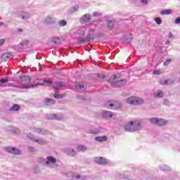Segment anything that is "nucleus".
Returning <instances> with one entry per match:
<instances>
[{"label": "nucleus", "mask_w": 180, "mask_h": 180, "mask_svg": "<svg viewBox=\"0 0 180 180\" xmlns=\"http://www.w3.org/2000/svg\"><path fill=\"white\" fill-rule=\"evenodd\" d=\"M124 129L126 131H139L141 129V121H131L125 125Z\"/></svg>", "instance_id": "nucleus-1"}, {"label": "nucleus", "mask_w": 180, "mask_h": 180, "mask_svg": "<svg viewBox=\"0 0 180 180\" xmlns=\"http://www.w3.org/2000/svg\"><path fill=\"white\" fill-rule=\"evenodd\" d=\"M63 86H65V83L58 82L54 84L56 94H53V98H56V99H61V98H63V94H58V89H60V88H63Z\"/></svg>", "instance_id": "nucleus-2"}, {"label": "nucleus", "mask_w": 180, "mask_h": 180, "mask_svg": "<svg viewBox=\"0 0 180 180\" xmlns=\"http://www.w3.org/2000/svg\"><path fill=\"white\" fill-rule=\"evenodd\" d=\"M105 108L107 109H112L116 110V109H120L122 108V104L117 101H107L105 103Z\"/></svg>", "instance_id": "nucleus-3"}, {"label": "nucleus", "mask_w": 180, "mask_h": 180, "mask_svg": "<svg viewBox=\"0 0 180 180\" xmlns=\"http://www.w3.org/2000/svg\"><path fill=\"white\" fill-rule=\"evenodd\" d=\"M144 102L140 97L131 96L127 99V103L129 105H141Z\"/></svg>", "instance_id": "nucleus-4"}, {"label": "nucleus", "mask_w": 180, "mask_h": 180, "mask_svg": "<svg viewBox=\"0 0 180 180\" xmlns=\"http://www.w3.org/2000/svg\"><path fill=\"white\" fill-rule=\"evenodd\" d=\"M127 82L126 79H118L117 77H116V75L114 76L113 80L112 82V86H115V88H119V86H123L124 85H126V83Z\"/></svg>", "instance_id": "nucleus-5"}, {"label": "nucleus", "mask_w": 180, "mask_h": 180, "mask_svg": "<svg viewBox=\"0 0 180 180\" xmlns=\"http://www.w3.org/2000/svg\"><path fill=\"white\" fill-rule=\"evenodd\" d=\"M92 40H94V35L89 34L86 37H81L77 38V43H79V44H85V43H89V41H92Z\"/></svg>", "instance_id": "nucleus-6"}, {"label": "nucleus", "mask_w": 180, "mask_h": 180, "mask_svg": "<svg viewBox=\"0 0 180 180\" xmlns=\"http://www.w3.org/2000/svg\"><path fill=\"white\" fill-rule=\"evenodd\" d=\"M38 85H40L39 83H37L34 84H31V85H8V86H13L14 88H18L19 89H27L29 88H34V86H38Z\"/></svg>", "instance_id": "nucleus-7"}, {"label": "nucleus", "mask_w": 180, "mask_h": 180, "mask_svg": "<svg viewBox=\"0 0 180 180\" xmlns=\"http://www.w3.org/2000/svg\"><path fill=\"white\" fill-rule=\"evenodd\" d=\"M28 139H30V140L34 141L35 143H38V144H41V146H43L44 144H47V141H44L43 139H34V136L32 134H29L27 136Z\"/></svg>", "instance_id": "nucleus-8"}, {"label": "nucleus", "mask_w": 180, "mask_h": 180, "mask_svg": "<svg viewBox=\"0 0 180 180\" xmlns=\"http://www.w3.org/2000/svg\"><path fill=\"white\" fill-rule=\"evenodd\" d=\"M6 151L10 154H14L15 155H19V154H21L20 150L16 148L6 147Z\"/></svg>", "instance_id": "nucleus-9"}, {"label": "nucleus", "mask_w": 180, "mask_h": 180, "mask_svg": "<svg viewBox=\"0 0 180 180\" xmlns=\"http://www.w3.org/2000/svg\"><path fill=\"white\" fill-rule=\"evenodd\" d=\"M91 18H92L91 14H84L82 18H80L79 22L82 25H85V23H88V22L91 20Z\"/></svg>", "instance_id": "nucleus-10"}, {"label": "nucleus", "mask_w": 180, "mask_h": 180, "mask_svg": "<svg viewBox=\"0 0 180 180\" xmlns=\"http://www.w3.org/2000/svg\"><path fill=\"white\" fill-rule=\"evenodd\" d=\"M66 154H68V155H70V157H74L75 155V154H77V152L75 151V150L72 149L70 148H67L65 150Z\"/></svg>", "instance_id": "nucleus-11"}, {"label": "nucleus", "mask_w": 180, "mask_h": 180, "mask_svg": "<svg viewBox=\"0 0 180 180\" xmlns=\"http://www.w3.org/2000/svg\"><path fill=\"white\" fill-rule=\"evenodd\" d=\"M33 130L34 133H39V134H47L49 133L47 130L42 128H34Z\"/></svg>", "instance_id": "nucleus-12"}, {"label": "nucleus", "mask_w": 180, "mask_h": 180, "mask_svg": "<svg viewBox=\"0 0 180 180\" xmlns=\"http://www.w3.org/2000/svg\"><path fill=\"white\" fill-rule=\"evenodd\" d=\"M115 114L110 111H103V117L105 119H109V117H113Z\"/></svg>", "instance_id": "nucleus-13"}, {"label": "nucleus", "mask_w": 180, "mask_h": 180, "mask_svg": "<svg viewBox=\"0 0 180 180\" xmlns=\"http://www.w3.org/2000/svg\"><path fill=\"white\" fill-rule=\"evenodd\" d=\"M46 119L49 120H60V118L56 114H49L45 115Z\"/></svg>", "instance_id": "nucleus-14"}, {"label": "nucleus", "mask_w": 180, "mask_h": 180, "mask_svg": "<svg viewBox=\"0 0 180 180\" xmlns=\"http://www.w3.org/2000/svg\"><path fill=\"white\" fill-rule=\"evenodd\" d=\"M55 22H56V18L50 17V16L47 17L44 21V22L46 23V25H51V24L54 23Z\"/></svg>", "instance_id": "nucleus-15"}, {"label": "nucleus", "mask_w": 180, "mask_h": 180, "mask_svg": "<svg viewBox=\"0 0 180 180\" xmlns=\"http://www.w3.org/2000/svg\"><path fill=\"white\" fill-rule=\"evenodd\" d=\"M96 164H98V165H105L108 164V162L105 158H98L96 159Z\"/></svg>", "instance_id": "nucleus-16"}, {"label": "nucleus", "mask_w": 180, "mask_h": 180, "mask_svg": "<svg viewBox=\"0 0 180 180\" xmlns=\"http://www.w3.org/2000/svg\"><path fill=\"white\" fill-rule=\"evenodd\" d=\"M96 141H99V143H102L103 141H106L108 140V136H97L95 138Z\"/></svg>", "instance_id": "nucleus-17"}, {"label": "nucleus", "mask_w": 180, "mask_h": 180, "mask_svg": "<svg viewBox=\"0 0 180 180\" xmlns=\"http://www.w3.org/2000/svg\"><path fill=\"white\" fill-rule=\"evenodd\" d=\"M160 84L162 85H171V84H174V81L171 79L161 80Z\"/></svg>", "instance_id": "nucleus-18"}, {"label": "nucleus", "mask_w": 180, "mask_h": 180, "mask_svg": "<svg viewBox=\"0 0 180 180\" xmlns=\"http://www.w3.org/2000/svg\"><path fill=\"white\" fill-rule=\"evenodd\" d=\"M85 32H86V29H85V27H80L77 30V34L79 36H85Z\"/></svg>", "instance_id": "nucleus-19"}, {"label": "nucleus", "mask_w": 180, "mask_h": 180, "mask_svg": "<svg viewBox=\"0 0 180 180\" xmlns=\"http://www.w3.org/2000/svg\"><path fill=\"white\" fill-rule=\"evenodd\" d=\"M45 103L46 105H48L50 106L51 105H54V103H56V101L53 98H46L45 100Z\"/></svg>", "instance_id": "nucleus-20"}, {"label": "nucleus", "mask_w": 180, "mask_h": 180, "mask_svg": "<svg viewBox=\"0 0 180 180\" xmlns=\"http://www.w3.org/2000/svg\"><path fill=\"white\" fill-rule=\"evenodd\" d=\"M76 148L78 153H81L82 151H86V147L83 145H79Z\"/></svg>", "instance_id": "nucleus-21"}, {"label": "nucleus", "mask_w": 180, "mask_h": 180, "mask_svg": "<svg viewBox=\"0 0 180 180\" xmlns=\"http://www.w3.org/2000/svg\"><path fill=\"white\" fill-rule=\"evenodd\" d=\"M165 124H167V121H165L162 119L158 118V126H165Z\"/></svg>", "instance_id": "nucleus-22"}, {"label": "nucleus", "mask_w": 180, "mask_h": 180, "mask_svg": "<svg viewBox=\"0 0 180 180\" xmlns=\"http://www.w3.org/2000/svg\"><path fill=\"white\" fill-rule=\"evenodd\" d=\"M160 13L161 15H171V13H172V11L171 9L162 10Z\"/></svg>", "instance_id": "nucleus-23"}, {"label": "nucleus", "mask_w": 180, "mask_h": 180, "mask_svg": "<svg viewBox=\"0 0 180 180\" xmlns=\"http://www.w3.org/2000/svg\"><path fill=\"white\" fill-rule=\"evenodd\" d=\"M19 109H20V106H19V105L18 104H14L13 106L10 108V110H13L14 112H16L19 110Z\"/></svg>", "instance_id": "nucleus-24"}, {"label": "nucleus", "mask_w": 180, "mask_h": 180, "mask_svg": "<svg viewBox=\"0 0 180 180\" xmlns=\"http://www.w3.org/2000/svg\"><path fill=\"white\" fill-rule=\"evenodd\" d=\"M79 9V6L75 5V6L72 7L70 9V13H74V12L78 11Z\"/></svg>", "instance_id": "nucleus-25"}, {"label": "nucleus", "mask_w": 180, "mask_h": 180, "mask_svg": "<svg viewBox=\"0 0 180 180\" xmlns=\"http://www.w3.org/2000/svg\"><path fill=\"white\" fill-rule=\"evenodd\" d=\"M56 162H57L56 158H49L46 161L47 165H49V164H56Z\"/></svg>", "instance_id": "nucleus-26"}, {"label": "nucleus", "mask_w": 180, "mask_h": 180, "mask_svg": "<svg viewBox=\"0 0 180 180\" xmlns=\"http://www.w3.org/2000/svg\"><path fill=\"white\" fill-rule=\"evenodd\" d=\"M150 122L153 124H156V126H158V118L152 117V118L150 119Z\"/></svg>", "instance_id": "nucleus-27"}, {"label": "nucleus", "mask_w": 180, "mask_h": 180, "mask_svg": "<svg viewBox=\"0 0 180 180\" xmlns=\"http://www.w3.org/2000/svg\"><path fill=\"white\" fill-rule=\"evenodd\" d=\"M155 96L156 98H162V96H164V94H162V91L159 90L157 93H155Z\"/></svg>", "instance_id": "nucleus-28"}, {"label": "nucleus", "mask_w": 180, "mask_h": 180, "mask_svg": "<svg viewBox=\"0 0 180 180\" xmlns=\"http://www.w3.org/2000/svg\"><path fill=\"white\" fill-rule=\"evenodd\" d=\"M113 21L110 20L107 22V27L110 29V30H112L113 29Z\"/></svg>", "instance_id": "nucleus-29"}, {"label": "nucleus", "mask_w": 180, "mask_h": 180, "mask_svg": "<svg viewBox=\"0 0 180 180\" xmlns=\"http://www.w3.org/2000/svg\"><path fill=\"white\" fill-rule=\"evenodd\" d=\"M99 129H94L93 130H90L88 131L89 134H98L99 133Z\"/></svg>", "instance_id": "nucleus-30"}, {"label": "nucleus", "mask_w": 180, "mask_h": 180, "mask_svg": "<svg viewBox=\"0 0 180 180\" xmlns=\"http://www.w3.org/2000/svg\"><path fill=\"white\" fill-rule=\"evenodd\" d=\"M59 26H60V27H64V26H65L67 25V21L63 20L59 21L58 22Z\"/></svg>", "instance_id": "nucleus-31"}, {"label": "nucleus", "mask_w": 180, "mask_h": 180, "mask_svg": "<svg viewBox=\"0 0 180 180\" xmlns=\"http://www.w3.org/2000/svg\"><path fill=\"white\" fill-rule=\"evenodd\" d=\"M52 41L55 44H60V38H58V37H53L52 39Z\"/></svg>", "instance_id": "nucleus-32"}, {"label": "nucleus", "mask_w": 180, "mask_h": 180, "mask_svg": "<svg viewBox=\"0 0 180 180\" xmlns=\"http://www.w3.org/2000/svg\"><path fill=\"white\" fill-rule=\"evenodd\" d=\"M4 57H5L6 58H12L13 57V56L12 55V53H4Z\"/></svg>", "instance_id": "nucleus-33"}, {"label": "nucleus", "mask_w": 180, "mask_h": 180, "mask_svg": "<svg viewBox=\"0 0 180 180\" xmlns=\"http://www.w3.org/2000/svg\"><path fill=\"white\" fill-rule=\"evenodd\" d=\"M155 21L156 22L157 25H161V23H162V20L160 18H155Z\"/></svg>", "instance_id": "nucleus-34"}, {"label": "nucleus", "mask_w": 180, "mask_h": 180, "mask_svg": "<svg viewBox=\"0 0 180 180\" xmlns=\"http://www.w3.org/2000/svg\"><path fill=\"white\" fill-rule=\"evenodd\" d=\"M93 16L94 17L102 16V13L99 11H96L93 13Z\"/></svg>", "instance_id": "nucleus-35"}, {"label": "nucleus", "mask_w": 180, "mask_h": 180, "mask_svg": "<svg viewBox=\"0 0 180 180\" xmlns=\"http://www.w3.org/2000/svg\"><path fill=\"white\" fill-rule=\"evenodd\" d=\"M44 82L45 84H49V85L53 84V81L51 79H44Z\"/></svg>", "instance_id": "nucleus-36"}, {"label": "nucleus", "mask_w": 180, "mask_h": 180, "mask_svg": "<svg viewBox=\"0 0 180 180\" xmlns=\"http://www.w3.org/2000/svg\"><path fill=\"white\" fill-rule=\"evenodd\" d=\"M171 61H172V60H171V58H169L166 61H165L163 64L165 66L169 65V63H171Z\"/></svg>", "instance_id": "nucleus-37"}, {"label": "nucleus", "mask_w": 180, "mask_h": 180, "mask_svg": "<svg viewBox=\"0 0 180 180\" xmlns=\"http://www.w3.org/2000/svg\"><path fill=\"white\" fill-rule=\"evenodd\" d=\"M27 44H29V41L25 40L20 42V46H27Z\"/></svg>", "instance_id": "nucleus-38"}, {"label": "nucleus", "mask_w": 180, "mask_h": 180, "mask_svg": "<svg viewBox=\"0 0 180 180\" xmlns=\"http://www.w3.org/2000/svg\"><path fill=\"white\" fill-rule=\"evenodd\" d=\"M0 82L1 84H5L6 82H9V80L8 79H1Z\"/></svg>", "instance_id": "nucleus-39"}, {"label": "nucleus", "mask_w": 180, "mask_h": 180, "mask_svg": "<svg viewBox=\"0 0 180 180\" xmlns=\"http://www.w3.org/2000/svg\"><path fill=\"white\" fill-rule=\"evenodd\" d=\"M30 18L29 14L25 13V15H21V19H27Z\"/></svg>", "instance_id": "nucleus-40"}, {"label": "nucleus", "mask_w": 180, "mask_h": 180, "mask_svg": "<svg viewBox=\"0 0 180 180\" xmlns=\"http://www.w3.org/2000/svg\"><path fill=\"white\" fill-rule=\"evenodd\" d=\"M72 178H73V180L79 179V178H81V176H80L79 174L73 175V176H72Z\"/></svg>", "instance_id": "nucleus-41"}, {"label": "nucleus", "mask_w": 180, "mask_h": 180, "mask_svg": "<svg viewBox=\"0 0 180 180\" xmlns=\"http://www.w3.org/2000/svg\"><path fill=\"white\" fill-rule=\"evenodd\" d=\"M76 88L77 89H82V88H84V84H77L76 85Z\"/></svg>", "instance_id": "nucleus-42"}, {"label": "nucleus", "mask_w": 180, "mask_h": 180, "mask_svg": "<svg viewBox=\"0 0 180 180\" xmlns=\"http://www.w3.org/2000/svg\"><path fill=\"white\" fill-rule=\"evenodd\" d=\"M28 151H30V153H33V152L36 151V148H34L33 147H29Z\"/></svg>", "instance_id": "nucleus-43"}, {"label": "nucleus", "mask_w": 180, "mask_h": 180, "mask_svg": "<svg viewBox=\"0 0 180 180\" xmlns=\"http://www.w3.org/2000/svg\"><path fill=\"white\" fill-rule=\"evenodd\" d=\"M153 73L155 75H160V74H161V72L160 70H154L153 72Z\"/></svg>", "instance_id": "nucleus-44"}, {"label": "nucleus", "mask_w": 180, "mask_h": 180, "mask_svg": "<svg viewBox=\"0 0 180 180\" xmlns=\"http://www.w3.org/2000/svg\"><path fill=\"white\" fill-rule=\"evenodd\" d=\"M141 2L143 4V5H147L148 4V0H141Z\"/></svg>", "instance_id": "nucleus-45"}, {"label": "nucleus", "mask_w": 180, "mask_h": 180, "mask_svg": "<svg viewBox=\"0 0 180 180\" xmlns=\"http://www.w3.org/2000/svg\"><path fill=\"white\" fill-rule=\"evenodd\" d=\"M175 24L176 25H179L180 24V17L177 18L175 20Z\"/></svg>", "instance_id": "nucleus-46"}, {"label": "nucleus", "mask_w": 180, "mask_h": 180, "mask_svg": "<svg viewBox=\"0 0 180 180\" xmlns=\"http://www.w3.org/2000/svg\"><path fill=\"white\" fill-rule=\"evenodd\" d=\"M169 39H172L174 37V34H172V32H169L168 35Z\"/></svg>", "instance_id": "nucleus-47"}, {"label": "nucleus", "mask_w": 180, "mask_h": 180, "mask_svg": "<svg viewBox=\"0 0 180 180\" xmlns=\"http://www.w3.org/2000/svg\"><path fill=\"white\" fill-rule=\"evenodd\" d=\"M4 43H5V39H0V46H2V44H4Z\"/></svg>", "instance_id": "nucleus-48"}, {"label": "nucleus", "mask_w": 180, "mask_h": 180, "mask_svg": "<svg viewBox=\"0 0 180 180\" xmlns=\"http://www.w3.org/2000/svg\"><path fill=\"white\" fill-rule=\"evenodd\" d=\"M18 32H19V33H22V32H23V30H22V29H20V28H18Z\"/></svg>", "instance_id": "nucleus-49"}, {"label": "nucleus", "mask_w": 180, "mask_h": 180, "mask_svg": "<svg viewBox=\"0 0 180 180\" xmlns=\"http://www.w3.org/2000/svg\"><path fill=\"white\" fill-rule=\"evenodd\" d=\"M4 22H0V26H4Z\"/></svg>", "instance_id": "nucleus-50"}, {"label": "nucleus", "mask_w": 180, "mask_h": 180, "mask_svg": "<svg viewBox=\"0 0 180 180\" xmlns=\"http://www.w3.org/2000/svg\"><path fill=\"white\" fill-rule=\"evenodd\" d=\"M46 158H54L53 156H48Z\"/></svg>", "instance_id": "nucleus-51"}, {"label": "nucleus", "mask_w": 180, "mask_h": 180, "mask_svg": "<svg viewBox=\"0 0 180 180\" xmlns=\"http://www.w3.org/2000/svg\"><path fill=\"white\" fill-rule=\"evenodd\" d=\"M165 44H169V41H167L165 42Z\"/></svg>", "instance_id": "nucleus-52"}, {"label": "nucleus", "mask_w": 180, "mask_h": 180, "mask_svg": "<svg viewBox=\"0 0 180 180\" xmlns=\"http://www.w3.org/2000/svg\"><path fill=\"white\" fill-rule=\"evenodd\" d=\"M25 79H29V77H25Z\"/></svg>", "instance_id": "nucleus-53"}, {"label": "nucleus", "mask_w": 180, "mask_h": 180, "mask_svg": "<svg viewBox=\"0 0 180 180\" xmlns=\"http://www.w3.org/2000/svg\"><path fill=\"white\" fill-rule=\"evenodd\" d=\"M99 158H103V157H100Z\"/></svg>", "instance_id": "nucleus-54"}, {"label": "nucleus", "mask_w": 180, "mask_h": 180, "mask_svg": "<svg viewBox=\"0 0 180 180\" xmlns=\"http://www.w3.org/2000/svg\"><path fill=\"white\" fill-rule=\"evenodd\" d=\"M165 102H167V100H165Z\"/></svg>", "instance_id": "nucleus-55"}]
</instances>
